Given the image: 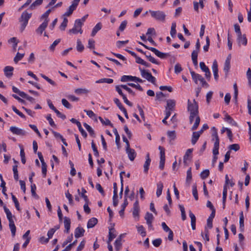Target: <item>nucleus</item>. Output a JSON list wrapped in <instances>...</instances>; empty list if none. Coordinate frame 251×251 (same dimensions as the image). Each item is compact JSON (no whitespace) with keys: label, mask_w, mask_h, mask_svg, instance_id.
<instances>
[{"label":"nucleus","mask_w":251,"mask_h":251,"mask_svg":"<svg viewBox=\"0 0 251 251\" xmlns=\"http://www.w3.org/2000/svg\"><path fill=\"white\" fill-rule=\"evenodd\" d=\"M211 137L212 140L214 141V148L213 149L212 153L213 157L212 161V165L214 166L216 162L217 161L219 154V139L218 134V131L216 128L214 126L211 127Z\"/></svg>","instance_id":"nucleus-1"},{"label":"nucleus","mask_w":251,"mask_h":251,"mask_svg":"<svg viewBox=\"0 0 251 251\" xmlns=\"http://www.w3.org/2000/svg\"><path fill=\"white\" fill-rule=\"evenodd\" d=\"M31 16V14L28 13L26 11L23 12L21 15L20 22H22L20 30L23 31L25 28L29 19Z\"/></svg>","instance_id":"nucleus-2"},{"label":"nucleus","mask_w":251,"mask_h":251,"mask_svg":"<svg viewBox=\"0 0 251 251\" xmlns=\"http://www.w3.org/2000/svg\"><path fill=\"white\" fill-rule=\"evenodd\" d=\"M149 12L151 13V16L157 21L164 22L165 20L166 14L162 11H152L149 10Z\"/></svg>","instance_id":"nucleus-3"},{"label":"nucleus","mask_w":251,"mask_h":251,"mask_svg":"<svg viewBox=\"0 0 251 251\" xmlns=\"http://www.w3.org/2000/svg\"><path fill=\"white\" fill-rule=\"evenodd\" d=\"M139 70L141 72V75L143 78L146 79L151 83L155 84L156 78L152 75L149 70L141 69L140 68H139Z\"/></svg>","instance_id":"nucleus-4"},{"label":"nucleus","mask_w":251,"mask_h":251,"mask_svg":"<svg viewBox=\"0 0 251 251\" xmlns=\"http://www.w3.org/2000/svg\"><path fill=\"white\" fill-rule=\"evenodd\" d=\"M195 118H196L195 122L191 128L192 130H196L198 127L200 123V118L198 115V113H190L189 121L190 124L193 123Z\"/></svg>","instance_id":"nucleus-5"},{"label":"nucleus","mask_w":251,"mask_h":251,"mask_svg":"<svg viewBox=\"0 0 251 251\" xmlns=\"http://www.w3.org/2000/svg\"><path fill=\"white\" fill-rule=\"evenodd\" d=\"M190 73L193 79L196 83H198V81H199L202 86H205L207 87L208 86L207 83L205 81L204 79L201 75L195 73L194 71H191Z\"/></svg>","instance_id":"nucleus-6"},{"label":"nucleus","mask_w":251,"mask_h":251,"mask_svg":"<svg viewBox=\"0 0 251 251\" xmlns=\"http://www.w3.org/2000/svg\"><path fill=\"white\" fill-rule=\"evenodd\" d=\"M231 59V54H229L227 55V56L224 62L223 70H224V72L225 73L226 77H227L228 73L229 70L231 67V65H230Z\"/></svg>","instance_id":"nucleus-7"},{"label":"nucleus","mask_w":251,"mask_h":251,"mask_svg":"<svg viewBox=\"0 0 251 251\" xmlns=\"http://www.w3.org/2000/svg\"><path fill=\"white\" fill-rule=\"evenodd\" d=\"M188 111L190 113H199L198 106L195 100H193V103H191L189 100H188Z\"/></svg>","instance_id":"nucleus-8"},{"label":"nucleus","mask_w":251,"mask_h":251,"mask_svg":"<svg viewBox=\"0 0 251 251\" xmlns=\"http://www.w3.org/2000/svg\"><path fill=\"white\" fill-rule=\"evenodd\" d=\"M145 219L146 221V223L148 226L149 229L150 230H153V228L152 225V223L154 219L153 215L151 213L147 212L145 215Z\"/></svg>","instance_id":"nucleus-9"},{"label":"nucleus","mask_w":251,"mask_h":251,"mask_svg":"<svg viewBox=\"0 0 251 251\" xmlns=\"http://www.w3.org/2000/svg\"><path fill=\"white\" fill-rule=\"evenodd\" d=\"M10 130L13 134L17 135L23 136L25 135V130L16 126H11L10 127Z\"/></svg>","instance_id":"nucleus-10"},{"label":"nucleus","mask_w":251,"mask_h":251,"mask_svg":"<svg viewBox=\"0 0 251 251\" xmlns=\"http://www.w3.org/2000/svg\"><path fill=\"white\" fill-rule=\"evenodd\" d=\"M223 114H224V117L223 119L225 122L229 124L232 126H236V123L233 120V119L229 116L226 111L223 112Z\"/></svg>","instance_id":"nucleus-11"},{"label":"nucleus","mask_w":251,"mask_h":251,"mask_svg":"<svg viewBox=\"0 0 251 251\" xmlns=\"http://www.w3.org/2000/svg\"><path fill=\"white\" fill-rule=\"evenodd\" d=\"M212 70L213 72L214 78L216 80L218 79L219 75H218V64L217 61L215 60L212 66Z\"/></svg>","instance_id":"nucleus-12"},{"label":"nucleus","mask_w":251,"mask_h":251,"mask_svg":"<svg viewBox=\"0 0 251 251\" xmlns=\"http://www.w3.org/2000/svg\"><path fill=\"white\" fill-rule=\"evenodd\" d=\"M237 42L239 45L246 46L247 44V39L245 34H240L237 36Z\"/></svg>","instance_id":"nucleus-13"},{"label":"nucleus","mask_w":251,"mask_h":251,"mask_svg":"<svg viewBox=\"0 0 251 251\" xmlns=\"http://www.w3.org/2000/svg\"><path fill=\"white\" fill-rule=\"evenodd\" d=\"M225 132H226V135L229 140V141L230 142H233V134H232L231 130L228 128L223 126V127H222V128L221 130V133L223 134Z\"/></svg>","instance_id":"nucleus-14"},{"label":"nucleus","mask_w":251,"mask_h":251,"mask_svg":"<svg viewBox=\"0 0 251 251\" xmlns=\"http://www.w3.org/2000/svg\"><path fill=\"white\" fill-rule=\"evenodd\" d=\"M48 25V23L47 20H44V22L38 27V28L36 30V32L41 35L45 29L46 28Z\"/></svg>","instance_id":"nucleus-15"},{"label":"nucleus","mask_w":251,"mask_h":251,"mask_svg":"<svg viewBox=\"0 0 251 251\" xmlns=\"http://www.w3.org/2000/svg\"><path fill=\"white\" fill-rule=\"evenodd\" d=\"M64 225L65 228L64 232L69 233L71 226V220L69 218L67 217L64 218Z\"/></svg>","instance_id":"nucleus-16"},{"label":"nucleus","mask_w":251,"mask_h":251,"mask_svg":"<svg viewBox=\"0 0 251 251\" xmlns=\"http://www.w3.org/2000/svg\"><path fill=\"white\" fill-rule=\"evenodd\" d=\"M13 70V67L9 66H6L3 70L4 74L7 77H10L12 76Z\"/></svg>","instance_id":"nucleus-17"},{"label":"nucleus","mask_w":251,"mask_h":251,"mask_svg":"<svg viewBox=\"0 0 251 251\" xmlns=\"http://www.w3.org/2000/svg\"><path fill=\"white\" fill-rule=\"evenodd\" d=\"M146 161L144 165V171L145 173H147L148 172L149 169V166L150 165L151 160L150 158L149 153H147L146 156Z\"/></svg>","instance_id":"nucleus-18"},{"label":"nucleus","mask_w":251,"mask_h":251,"mask_svg":"<svg viewBox=\"0 0 251 251\" xmlns=\"http://www.w3.org/2000/svg\"><path fill=\"white\" fill-rule=\"evenodd\" d=\"M150 50L151 51H152L153 52H154V54L157 56H158L161 58H164L167 55V54L161 52L160 51H159L158 50H157L156 49H155L153 47H152L151 49H150Z\"/></svg>","instance_id":"nucleus-19"},{"label":"nucleus","mask_w":251,"mask_h":251,"mask_svg":"<svg viewBox=\"0 0 251 251\" xmlns=\"http://www.w3.org/2000/svg\"><path fill=\"white\" fill-rule=\"evenodd\" d=\"M201 134V131H198L197 132H194L191 139V142L193 145H195L198 140L199 139L200 135Z\"/></svg>","instance_id":"nucleus-20"},{"label":"nucleus","mask_w":251,"mask_h":251,"mask_svg":"<svg viewBox=\"0 0 251 251\" xmlns=\"http://www.w3.org/2000/svg\"><path fill=\"white\" fill-rule=\"evenodd\" d=\"M128 157L130 161H133L136 156V153L134 150L131 149L129 150L126 151Z\"/></svg>","instance_id":"nucleus-21"},{"label":"nucleus","mask_w":251,"mask_h":251,"mask_svg":"<svg viewBox=\"0 0 251 251\" xmlns=\"http://www.w3.org/2000/svg\"><path fill=\"white\" fill-rule=\"evenodd\" d=\"M176 105V101L174 100H167V106L166 107V109L173 111L174 107Z\"/></svg>","instance_id":"nucleus-22"},{"label":"nucleus","mask_w":251,"mask_h":251,"mask_svg":"<svg viewBox=\"0 0 251 251\" xmlns=\"http://www.w3.org/2000/svg\"><path fill=\"white\" fill-rule=\"evenodd\" d=\"M85 232L84 229L80 227H77L75 230V236L76 238H78L80 237H82L84 235V233Z\"/></svg>","instance_id":"nucleus-23"},{"label":"nucleus","mask_w":251,"mask_h":251,"mask_svg":"<svg viewBox=\"0 0 251 251\" xmlns=\"http://www.w3.org/2000/svg\"><path fill=\"white\" fill-rule=\"evenodd\" d=\"M167 136L169 139V143L173 144L172 141H174L176 138V133L175 130L168 131Z\"/></svg>","instance_id":"nucleus-24"},{"label":"nucleus","mask_w":251,"mask_h":251,"mask_svg":"<svg viewBox=\"0 0 251 251\" xmlns=\"http://www.w3.org/2000/svg\"><path fill=\"white\" fill-rule=\"evenodd\" d=\"M189 217L191 218V227L193 230L196 229V217L194 214L190 211L189 212Z\"/></svg>","instance_id":"nucleus-25"},{"label":"nucleus","mask_w":251,"mask_h":251,"mask_svg":"<svg viewBox=\"0 0 251 251\" xmlns=\"http://www.w3.org/2000/svg\"><path fill=\"white\" fill-rule=\"evenodd\" d=\"M98 223V220L96 218H92L88 222L87 227L88 228L93 227Z\"/></svg>","instance_id":"nucleus-26"},{"label":"nucleus","mask_w":251,"mask_h":251,"mask_svg":"<svg viewBox=\"0 0 251 251\" xmlns=\"http://www.w3.org/2000/svg\"><path fill=\"white\" fill-rule=\"evenodd\" d=\"M198 50H193L192 52L191 57L193 63L195 66H198Z\"/></svg>","instance_id":"nucleus-27"},{"label":"nucleus","mask_w":251,"mask_h":251,"mask_svg":"<svg viewBox=\"0 0 251 251\" xmlns=\"http://www.w3.org/2000/svg\"><path fill=\"white\" fill-rule=\"evenodd\" d=\"M114 232L115 229L114 228L109 229L107 243H110L112 240L116 237V235L114 233Z\"/></svg>","instance_id":"nucleus-28"},{"label":"nucleus","mask_w":251,"mask_h":251,"mask_svg":"<svg viewBox=\"0 0 251 251\" xmlns=\"http://www.w3.org/2000/svg\"><path fill=\"white\" fill-rule=\"evenodd\" d=\"M163 188V183L161 182H159L157 183V190L156 194L157 197L160 196L162 194V190Z\"/></svg>","instance_id":"nucleus-29"},{"label":"nucleus","mask_w":251,"mask_h":251,"mask_svg":"<svg viewBox=\"0 0 251 251\" xmlns=\"http://www.w3.org/2000/svg\"><path fill=\"white\" fill-rule=\"evenodd\" d=\"M102 25L100 23H98L95 27L93 28L92 33H91V36H94L96 33L100 30L101 29Z\"/></svg>","instance_id":"nucleus-30"},{"label":"nucleus","mask_w":251,"mask_h":251,"mask_svg":"<svg viewBox=\"0 0 251 251\" xmlns=\"http://www.w3.org/2000/svg\"><path fill=\"white\" fill-rule=\"evenodd\" d=\"M244 217L243 215V212L241 211L240 213V217H239V226L240 228L241 229V231H243L244 230Z\"/></svg>","instance_id":"nucleus-31"},{"label":"nucleus","mask_w":251,"mask_h":251,"mask_svg":"<svg viewBox=\"0 0 251 251\" xmlns=\"http://www.w3.org/2000/svg\"><path fill=\"white\" fill-rule=\"evenodd\" d=\"M83 24H82V22L79 19H77L75 21L74 26L77 28L78 30H79V33L80 34L82 33V30L81 29V27Z\"/></svg>","instance_id":"nucleus-32"},{"label":"nucleus","mask_w":251,"mask_h":251,"mask_svg":"<svg viewBox=\"0 0 251 251\" xmlns=\"http://www.w3.org/2000/svg\"><path fill=\"white\" fill-rule=\"evenodd\" d=\"M83 126L85 127V128L86 129V130L88 131L90 135L93 137H95V133L94 132V130L93 129V128L87 124L84 123L83 124Z\"/></svg>","instance_id":"nucleus-33"},{"label":"nucleus","mask_w":251,"mask_h":251,"mask_svg":"<svg viewBox=\"0 0 251 251\" xmlns=\"http://www.w3.org/2000/svg\"><path fill=\"white\" fill-rule=\"evenodd\" d=\"M192 151V149H189L187 150L183 157V162L184 164H186L187 160H189V156L191 154Z\"/></svg>","instance_id":"nucleus-34"},{"label":"nucleus","mask_w":251,"mask_h":251,"mask_svg":"<svg viewBox=\"0 0 251 251\" xmlns=\"http://www.w3.org/2000/svg\"><path fill=\"white\" fill-rule=\"evenodd\" d=\"M9 226L11 231L12 235L13 237L15 236L16 231V227L15 225L14 221L9 223Z\"/></svg>","instance_id":"nucleus-35"},{"label":"nucleus","mask_w":251,"mask_h":251,"mask_svg":"<svg viewBox=\"0 0 251 251\" xmlns=\"http://www.w3.org/2000/svg\"><path fill=\"white\" fill-rule=\"evenodd\" d=\"M25 55V53L23 52V53H20V52H17L15 57H14V61L15 62V63H18V62L20 60H21L24 56Z\"/></svg>","instance_id":"nucleus-36"},{"label":"nucleus","mask_w":251,"mask_h":251,"mask_svg":"<svg viewBox=\"0 0 251 251\" xmlns=\"http://www.w3.org/2000/svg\"><path fill=\"white\" fill-rule=\"evenodd\" d=\"M113 82V80L111 78H104L96 81V82L97 83H107L108 84H110L112 83Z\"/></svg>","instance_id":"nucleus-37"},{"label":"nucleus","mask_w":251,"mask_h":251,"mask_svg":"<svg viewBox=\"0 0 251 251\" xmlns=\"http://www.w3.org/2000/svg\"><path fill=\"white\" fill-rule=\"evenodd\" d=\"M76 50L79 52H82L84 49V46L82 44L80 39L77 40Z\"/></svg>","instance_id":"nucleus-38"},{"label":"nucleus","mask_w":251,"mask_h":251,"mask_svg":"<svg viewBox=\"0 0 251 251\" xmlns=\"http://www.w3.org/2000/svg\"><path fill=\"white\" fill-rule=\"evenodd\" d=\"M75 93L77 95L87 94L89 93V90L85 88H77L75 89Z\"/></svg>","instance_id":"nucleus-39"},{"label":"nucleus","mask_w":251,"mask_h":251,"mask_svg":"<svg viewBox=\"0 0 251 251\" xmlns=\"http://www.w3.org/2000/svg\"><path fill=\"white\" fill-rule=\"evenodd\" d=\"M99 119L102 124L106 126H110L111 127L113 126V125L108 119H105V120H104L101 117H99Z\"/></svg>","instance_id":"nucleus-40"},{"label":"nucleus","mask_w":251,"mask_h":251,"mask_svg":"<svg viewBox=\"0 0 251 251\" xmlns=\"http://www.w3.org/2000/svg\"><path fill=\"white\" fill-rule=\"evenodd\" d=\"M133 76L124 75L122 76L121 81L122 82H127L128 81H133Z\"/></svg>","instance_id":"nucleus-41"},{"label":"nucleus","mask_w":251,"mask_h":251,"mask_svg":"<svg viewBox=\"0 0 251 251\" xmlns=\"http://www.w3.org/2000/svg\"><path fill=\"white\" fill-rule=\"evenodd\" d=\"M176 24L175 23H173L172 24V26H171V31H170V34H171V36L173 37V38H174L176 36Z\"/></svg>","instance_id":"nucleus-42"},{"label":"nucleus","mask_w":251,"mask_h":251,"mask_svg":"<svg viewBox=\"0 0 251 251\" xmlns=\"http://www.w3.org/2000/svg\"><path fill=\"white\" fill-rule=\"evenodd\" d=\"M40 75L42 78H43L44 79H45L47 81H48L51 85H52L53 86L56 85V83L54 81H53L52 80H51V79L49 78L48 76H47L45 75H44L43 74H41Z\"/></svg>","instance_id":"nucleus-43"},{"label":"nucleus","mask_w":251,"mask_h":251,"mask_svg":"<svg viewBox=\"0 0 251 251\" xmlns=\"http://www.w3.org/2000/svg\"><path fill=\"white\" fill-rule=\"evenodd\" d=\"M145 55L150 62L155 64H158V62L150 54H149L148 53H145Z\"/></svg>","instance_id":"nucleus-44"},{"label":"nucleus","mask_w":251,"mask_h":251,"mask_svg":"<svg viewBox=\"0 0 251 251\" xmlns=\"http://www.w3.org/2000/svg\"><path fill=\"white\" fill-rule=\"evenodd\" d=\"M179 207L180 210L181 211L182 220L183 221H184L186 219V214H185V208H184V206L183 205H179Z\"/></svg>","instance_id":"nucleus-45"},{"label":"nucleus","mask_w":251,"mask_h":251,"mask_svg":"<svg viewBox=\"0 0 251 251\" xmlns=\"http://www.w3.org/2000/svg\"><path fill=\"white\" fill-rule=\"evenodd\" d=\"M43 0H36L30 6L31 9H33L35 7L40 5L43 2Z\"/></svg>","instance_id":"nucleus-46"},{"label":"nucleus","mask_w":251,"mask_h":251,"mask_svg":"<svg viewBox=\"0 0 251 251\" xmlns=\"http://www.w3.org/2000/svg\"><path fill=\"white\" fill-rule=\"evenodd\" d=\"M68 22V19L66 18H64L62 23L60 25V29L61 30H65L66 26H67Z\"/></svg>","instance_id":"nucleus-47"},{"label":"nucleus","mask_w":251,"mask_h":251,"mask_svg":"<svg viewBox=\"0 0 251 251\" xmlns=\"http://www.w3.org/2000/svg\"><path fill=\"white\" fill-rule=\"evenodd\" d=\"M158 149L160 151V159H165V149L161 146H159Z\"/></svg>","instance_id":"nucleus-48"},{"label":"nucleus","mask_w":251,"mask_h":251,"mask_svg":"<svg viewBox=\"0 0 251 251\" xmlns=\"http://www.w3.org/2000/svg\"><path fill=\"white\" fill-rule=\"evenodd\" d=\"M75 9L73 7V6H70L68 10L64 14V16H70L73 13V11Z\"/></svg>","instance_id":"nucleus-49"},{"label":"nucleus","mask_w":251,"mask_h":251,"mask_svg":"<svg viewBox=\"0 0 251 251\" xmlns=\"http://www.w3.org/2000/svg\"><path fill=\"white\" fill-rule=\"evenodd\" d=\"M12 199L15 203V207L18 210H20V205L18 201L14 195L12 194Z\"/></svg>","instance_id":"nucleus-50"},{"label":"nucleus","mask_w":251,"mask_h":251,"mask_svg":"<svg viewBox=\"0 0 251 251\" xmlns=\"http://www.w3.org/2000/svg\"><path fill=\"white\" fill-rule=\"evenodd\" d=\"M77 242V240H75L72 243L70 244L65 248V251H70L72 248L76 244Z\"/></svg>","instance_id":"nucleus-51"},{"label":"nucleus","mask_w":251,"mask_h":251,"mask_svg":"<svg viewBox=\"0 0 251 251\" xmlns=\"http://www.w3.org/2000/svg\"><path fill=\"white\" fill-rule=\"evenodd\" d=\"M62 103L64 107L68 109L72 108L71 104L65 99H63L61 100Z\"/></svg>","instance_id":"nucleus-52"},{"label":"nucleus","mask_w":251,"mask_h":251,"mask_svg":"<svg viewBox=\"0 0 251 251\" xmlns=\"http://www.w3.org/2000/svg\"><path fill=\"white\" fill-rule=\"evenodd\" d=\"M120 86L121 88L124 89L125 90H126L130 94L132 95V96L135 95V93L129 87H128L126 85H121Z\"/></svg>","instance_id":"nucleus-53"},{"label":"nucleus","mask_w":251,"mask_h":251,"mask_svg":"<svg viewBox=\"0 0 251 251\" xmlns=\"http://www.w3.org/2000/svg\"><path fill=\"white\" fill-rule=\"evenodd\" d=\"M91 146H92V148L94 151V155L96 157H98L99 156V153L97 149V147L96 146V145L95 144V143L94 142V141H92V142L91 143Z\"/></svg>","instance_id":"nucleus-54"},{"label":"nucleus","mask_w":251,"mask_h":251,"mask_svg":"<svg viewBox=\"0 0 251 251\" xmlns=\"http://www.w3.org/2000/svg\"><path fill=\"white\" fill-rule=\"evenodd\" d=\"M51 12V9H48L45 13H44L42 16L41 19H45V20H47L48 23L49 21V19L48 18V16L50 14V13Z\"/></svg>","instance_id":"nucleus-55"},{"label":"nucleus","mask_w":251,"mask_h":251,"mask_svg":"<svg viewBox=\"0 0 251 251\" xmlns=\"http://www.w3.org/2000/svg\"><path fill=\"white\" fill-rule=\"evenodd\" d=\"M209 175V171L208 170H205L201 173V177L202 179H205Z\"/></svg>","instance_id":"nucleus-56"},{"label":"nucleus","mask_w":251,"mask_h":251,"mask_svg":"<svg viewBox=\"0 0 251 251\" xmlns=\"http://www.w3.org/2000/svg\"><path fill=\"white\" fill-rule=\"evenodd\" d=\"M114 101L121 110L125 108L118 99L115 98Z\"/></svg>","instance_id":"nucleus-57"},{"label":"nucleus","mask_w":251,"mask_h":251,"mask_svg":"<svg viewBox=\"0 0 251 251\" xmlns=\"http://www.w3.org/2000/svg\"><path fill=\"white\" fill-rule=\"evenodd\" d=\"M127 84H128V85H129L133 88H135L139 90L140 91H142L143 90L142 87L138 84H135L133 83H128Z\"/></svg>","instance_id":"nucleus-58"},{"label":"nucleus","mask_w":251,"mask_h":251,"mask_svg":"<svg viewBox=\"0 0 251 251\" xmlns=\"http://www.w3.org/2000/svg\"><path fill=\"white\" fill-rule=\"evenodd\" d=\"M182 70L180 64L177 63L175 66V72L176 74H178L180 73Z\"/></svg>","instance_id":"nucleus-59"},{"label":"nucleus","mask_w":251,"mask_h":251,"mask_svg":"<svg viewBox=\"0 0 251 251\" xmlns=\"http://www.w3.org/2000/svg\"><path fill=\"white\" fill-rule=\"evenodd\" d=\"M138 231L140 233L142 236L144 237L146 236V231L144 230V228L142 226H140L137 227Z\"/></svg>","instance_id":"nucleus-60"},{"label":"nucleus","mask_w":251,"mask_h":251,"mask_svg":"<svg viewBox=\"0 0 251 251\" xmlns=\"http://www.w3.org/2000/svg\"><path fill=\"white\" fill-rule=\"evenodd\" d=\"M60 42V39H57L55 40L53 43L50 47V50H54L55 47L58 44V43Z\"/></svg>","instance_id":"nucleus-61"},{"label":"nucleus","mask_w":251,"mask_h":251,"mask_svg":"<svg viewBox=\"0 0 251 251\" xmlns=\"http://www.w3.org/2000/svg\"><path fill=\"white\" fill-rule=\"evenodd\" d=\"M162 243V240L160 238L156 239L152 241V244L155 247H159Z\"/></svg>","instance_id":"nucleus-62"},{"label":"nucleus","mask_w":251,"mask_h":251,"mask_svg":"<svg viewBox=\"0 0 251 251\" xmlns=\"http://www.w3.org/2000/svg\"><path fill=\"white\" fill-rule=\"evenodd\" d=\"M229 149L230 150H234V151H236L239 150L240 147L238 144H234L229 145Z\"/></svg>","instance_id":"nucleus-63"},{"label":"nucleus","mask_w":251,"mask_h":251,"mask_svg":"<svg viewBox=\"0 0 251 251\" xmlns=\"http://www.w3.org/2000/svg\"><path fill=\"white\" fill-rule=\"evenodd\" d=\"M247 76L248 79V83L250 86H251V70L249 68L247 71Z\"/></svg>","instance_id":"nucleus-64"}]
</instances>
